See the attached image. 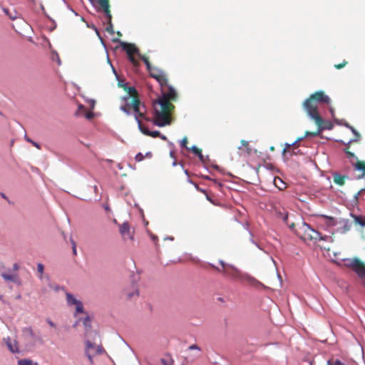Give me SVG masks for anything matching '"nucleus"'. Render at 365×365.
Segmentation results:
<instances>
[{
    "mask_svg": "<svg viewBox=\"0 0 365 365\" xmlns=\"http://www.w3.org/2000/svg\"><path fill=\"white\" fill-rule=\"evenodd\" d=\"M123 88L125 90H126L128 92V93H133L136 92V89L134 86H130L128 85V87L124 86Z\"/></svg>",
    "mask_w": 365,
    "mask_h": 365,
    "instance_id": "44",
    "label": "nucleus"
},
{
    "mask_svg": "<svg viewBox=\"0 0 365 365\" xmlns=\"http://www.w3.org/2000/svg\"><path fill=\"white\" fill-rule=\"evenodd\" d=\"M135 295L138 296L139 295V292H138V289H135V292H129L127 294V297L128 299H131L133 297H134Z\"/></svg>",
    "mask_w": 365,
    "mask_h": 365,
    "instance_id": "49",
    "label": "nucleus"
},
{
    "mask_svg": "<svg viewBox=\"0 0 365 365\" xmlns=\"http://www.w3.org/2000/svg\"><path fill=\"white\" fill-rule=\"evenodd\" d=\"M76 306V310L74 313V316L76 317L78 314H83L85 313L84 307L83 302L79 300L78 302L75 305Z\"/></svg>",
    "mask_w": 365,
    "mask_h": 365,
    "instance_id": "23",
    "label": "nucleus"
},
{
    "mask_svg": "<svg viewBox=\"0 0 365 365\" xmlns=\"http://www.w3.org/2000/svg\"><path fill=\"white\" fill-rule=\"evenodd\" d=\"M187 139L186 137H184L181 140H180V145L182 148H185L187 150Z\"/></svg>",
    "mask_w": 365,
    "mask_h": 365,
    "instance_id": "40",
    "label": "nucleus"
},
{
    "mask_svg": "<svg viewBox=\"0 0 365 365\" xmlns=\"http://www.w3.org/2000/svg\"><path fill=\"white\" fill-rule=\"evenodd\" d=\"M144 158H145L144 155L140 152L138 153L135 156V160L137 162H141L144 160Z\"/></svg>",
    "mask_w": 365,
    "mask_h": 365,
    "instance_id": "41",
    "label": "nucleus"
},
{
    "mask_svg": "<svg viewBox=\"0 0 365 365\" xmlns=\"http://www.w3.org/2000/svg\"><path fill=\"white\" fill-rule=\"evenodd\" d=\"M130 103H126V104L125 106H121L120 109V110H122L123 113H125L126 115H130L132 113L130 110Z\"/></svg>",
    "mask_w": 365,
    "mask_h": 365,
    "instance_id": "30",
    "label": "nucleus"
},
{
    "mask_svg": "<svg viewBox=\"0 0 365 365\" xmlns=\"http://www.w3.org/2000/svg\"><path fill=\"white\" fill-rule=\"evenodd\" d=\"M334 123L339 126H343V123L345 121L344 119H338L336 118H334Z\"/></svg>",
    "mask_w": 365,
    "mask_h": 365,
    "instance_id": "46",
    "label": "nucleus"
},
{
    "mask_svg": "<svg viewBox=\"0 0 365 365\" xmlns=\"http://www.w3.org/2000/svg\"><path fill=\"white\" fill-rule=\"evenodd\" d=\"M196 156H197V158H199V160H200L202 163L205 164V156L202 155V150H201L199 151V153H197V154L196 155Z\"/></svg>",
    "mask_w": 365,
    "mask_h": 365,
    "instance_id": "48",
    "label": "nucleus"
},
{
    "mask_svg": "<svg viewBox=\"0 0 365 365\" xmlns=\"http://www.w3.org/2000/svg\"><path fill=\"white\" fill-rule=\"evenodd\" d=\"M354 219L355 222L359 224L361 227H365V217L362 215H354Z\"/></svg>",
    "mask_w": 365,
    "mask_h": 365,
    "instance_id": "24",
    "label": "nucleus"
},
{
    "mask_svg": "<svg viewBox=\"0 0 365 365\" xmlns=\"http://www.w3.org/2000/svg\"><path fill=\"white\" fill-rule=\"evenodd\" d=\"M18 365H33V361L29 359H22L18 361Z\"/></svg>",
    "mask_w": 365,
    "mask_h": 365,
    "instance_id": "31",
    "label": "nucleus"
},
{
    "mask_svg": "<svg viewBox=\"0 0 365 365\" xmlns=\"http://www.w3.org/2000/svg\"><path fill=\"white\" fill-rule=\"evenodd\" d=\"M80 320H81V319H80L79 321ZM82 322H83V324L84 327L86 335L88 336V337L92 338V339L94 340L95 339L94 336H98V334L96 331H91L92 323H91V319L90 316L87 315L86 317L83 318Z\"/></svg>",
    "mask_w": 365,
    "mask_h": 365,
    "instance_id": "9",
    "label": "nucleus"
},
{
    "mask_svg": "<svg viewBox=\"0 0 365 365\" xmlns=\"http://www.w3.org/2000/svg\"><path fill=\"white\" fill-rule=\"evenodd\" d=\"M344 153L346 154L347 158L349 160V162L356 163L359 162L358 160L357 156L352 152L347 150L346 149H344Z\"/></svg>",
    "mask_w": 365,
    "mask_h": 365,
    "instance_id": "22",
    "label": "nucleus"
},
{
    "mask_svg": "<svg viewBox=\"0 0 365 365\" xmlns=\"http://www.w3.org/2000/svg\"><path fill=\"white\" fill-rule=\"evenodd\" d=\"M203 178L205 179V180H212L213 182H215V183L217 184L219 186H222V183L220 182H217V180H215V179H212L210 176L208 175H205L203 176Z\"/></svg>",
    "mask_w": 365,
    "mask_h": 365,
    "instance_id": "52",
    "label": "nucleus"
},
{
    "mask_svg": "<svg viewBox=\"0 0 365 365\" xmlns=\"http://www.w3.org/2000/svg\"><path fill=\"white\" fill-rule=\"evenodd\" d=\"M190 350H200L199 346L197 344H192L188 348Z\"/></svg>",
    "mask_w": 365,
    "mask_h": 365,
    "instance_id": "63",
    "label": "nucleus"
},
{
    "mask_svg": "<svg viewBox=\"0 0 365 365\" xmlns=\"http://www.w3.org/2000/svg\"><path fill=\"white\" fill-rule=\"evenodd\" d=\"M346 63H347V62L346 61H344L341 63L335 64L334 67L336 69H341V68H344L346 65Z\"/></svg>",
    "mask_w": 365,
    "mask_h": 365,
    "instance_id": "54",
    "label": "nucleus"
},
{
    "mask_svg": "<svg viewBox=\"0 0 365 365\" xmlns=\"http://www.w3.org/2000/svg\"><path fill=\"white\" fill-rule=\"evenodd\" d=\"M46 322L48 324V325L51 327H56V324L52 321L51 320L50 318H47L46 319Z\"/></svg>",
    "mask_w": 365,
    "mask_h": 365,
    "instance_id": "59",
    "label": "nucleus"
},
{
    "mask_svg": "<svg viewBox=\"0 0 365 365\" xmlns=\"http://www.w3.org/2000/svg\"><path fill=\"white\" fill-rule=\"evenodd\" d=\"M67 304L69 306L76 305L79 299H77L74 295L70 292L66 293Z\"/></svg>",
    "mask_w": 365,
    "mask_h": 365,
    "instance_id": "19",
    "label": "nucleus"
},
{
    "mask_svg": "<svg viewBox=\"0 0 365 365\" xmlns=\"http://www.w3.org/2000/svg\"><path fill=\"white\" fill-rule=\"evenodd\" d=\"M4 341L8 348V349L13 354L19 353V350L17 346V342L14 341V344H12L11 339L9 336L6 338H4Z\"/></svg>",
    "mask_w": 365,
    "mask_h": 365,
    "instance_id": "12",
    "label": "nucleus"
},
{
    "mask_svg": "<svg viewBox=\"0 0 365 365\" xmlns=\"http://www.w3.org/2000/svg\"><path fill=\"white\" fill-rule=\"evenodd\" d=\"M150 77L155 79L160 84V86H163L164 84H167L168 78L165 72L160 68L155 67L153 71L150 73Z\"/></svg>",
    "mask_w": 365,
    "mask_h": 365,
    "instance_id": "8",
    "label": "nucleus"
},
{
    "mask_svg": "<svg viewBox=\"0 0 365 365\" xmlns=\"http://www.w3.org/2000/svg\"><path fill=\"white\" fill-rule=\"evenodd\" d=\"M86 26L88 28L95 29L96 34L97 35L98 38H99V40H100L102 46H103L104 49L107 52V45H106L104 39L103 38V37H102L99 30L98 29V28L93 24H89V23H86Z\"/></svg>",
    "mask_w": 365,
    "mask_h": 365,
    "instance_id": "16",
    "label": "nucleus"
},
{
    "mask_svg": "<svg viewBox=\"0 0 365 365\" xmlns=\"http://www.w3.org/2000/svg\"><path fill=\"white\" fill-rule=\"evenodd\" d=\"M314 233L315 234V236H310L311 240H318V238H320V237L322 236V234L320 232L317 231V230Z\"/></svg>",
    "mask_w": 365,
    "mask_h": 365,
    "instance_id": "43",
    "label": "nucleus"
},
{
    "mask_svg": "<svg viewBox=\"0 0 365 365\" xmlns=\"http://www.w3.org/2000/svg\"><path fill=\"white\" fill-rule=\"evenodd\" d=\"M187 150L191 151L195 155L200 150L195 145H192L190 148L187 147Z\"/></svg>",
    "mask_w": 365,
    "mask_h": 365,
    "instance_id": "38",
    "label": "nucleus"
},
{
    "mask_svg": "<svg viewBox=\"0 0 365 365\" xmlns=\"http://www.w3.org/2000/svg\"><path fill=\"white\" fill-rule=\"evenodd\" d=\"M248 232L250 234V235L251 236L250 239V241L251 243H252L253 245L256 244V241L253 239V234L251 230H248Z\"/></svg>",
    "mask_w": 365,
    "mask_h": 365,
    "instance_id": "62",
    "label": "nucleus"
},
{
    "mask_svg": "<svg viewBox=\"0 0 365 365\" xmlns=\"http://www.w3.org/2000/svg\"><path fill=\"white\" fill-rule=\"evenodd\" d=\"M153 120L152 123L154 125L163 128L171 124V120L168 118V111L160 110L156 107L153 108Z\"/></svg>",
    "mask_w": 365,
    "mask_h": 365,
    "instance_id": "5",
    "label": "nucleus"
},
{
    "mask_svg": "<svg viewBox=\"0 0 365 365\" xmlns=\"http://www.w3.org/2000/svg\"><path fill=\"white\" fill-rule=\"evenodd\" d=\"M62 1L66 5L68 9H69L71 12H73L75 16H78V14L65 0H62Z\"/></svg>",
    "mask_w": 365,
    "mask_h": 365,
    "instance_id": "50",
    "label": "nucleus"
},
{
    "mask_svg": "<svg viewBox=\"0 0 365 365\" xmlns=\"http://www.w3.org/2000/svg\"><path fill=\"white\" fill-rule=\"evenodd\" d=\"M85 354L87 356V358L88 359L90 363L92 364L93 363V356H91V354L89 353V351L88 350H85Z\"/></svg>",
    "mask_w": 365,
    "mask_h": 365,
    "instance_id": "55",
    "label": "nucleus"
},
{
    "mask_svg": "<svg viewBox=\"0 0 365 365\" xmlns=\"http://www.w3.org/2000/svg\"><path fill=\"white\" fill-rule=\"evenodd\" d=\"M309 118L315 121L316 125H317V130L316 132H310L306 131V136H312V138H315L317 136L323 138V135H321L322 132L325 130L324 127V118H323L319 113H311L307 114Z\"/></svg>",
    "mask_w": 365,
    "mask_h": 365,
    "instance_id": "6",
    "label": "nucleus"
},
{
    "mask_svg": "<svg viewBox=\"0 0 365 365\" xmlns=\"http://www.w3.org/2000/svg\"><path fill=\"white\" fill-rule=\"evenodd\" d=\"M303 225L305 226L308 230H309L310 231H312L313 233L315 232V229L313 228L309 224L304 222H303Z\"/></svg>",
    "mask_w": 365,
    "mask_h": 365,
    "instance_id": "57",
    "label": "nucleus"
},
{
    "mask_svg": "<svg viewBox=\"0 0 365 365\" xmlns=\"http://www.w3.org/2000/svg\"><path fill=\"white\" fill-rule=\"evenodd\" d=\"M324 127L325 128V130H331L334 128V123L329 120L324 119Z\"/></svg>",
    "mask_w": 365,
    "mask_h": 365,
    "instance_id": "32",
    "label": "nucleus"
},
{
    "mask_svg": "<svg viewBox=\"0 0 365 365\" xmlns=\"http://www.w3.org/2000/svg\"><path fill=\"white\" fill-rule=\"evenodd\" d=\"M51 59L53 61H56L58 66H60L61 64V61L60 57L58 56V53L56 51H51Z\"/></svg>",
    "mask_w": 365,
    "mask_h": 365,
    "instance_id": "29",
    "label": "nucleus"
},
{
    "mask_svg": "<svg viewBox=\"0 0 365 365\" xmlns=\"http://www.w3.org/2000/svg\"><path fill=\"white\" fill-rule=\"evenodd\" d=\"M70 240H71V245H72V252L74 255H77V250H76V242H74V240H73L72 237L70 238Z\"/></svg>",
    "mask_w": 365,
    "mask_h": 365,
    "instance_id": "42",
    "label": "nucleus"
},
{
    "mask_svg": "<svg viewBox=\"0 0 365 365\" xmlns=\"http://www.w3.org/2000/svg\"><path fill=\"white\" fill-rule=\"evenodd\" d=\"M113 42H118L120 45L121 49L127 54L128 60L133 65L136 66L137 62L135 58L133 56V53L139 56V58L144 62L147 71L150 73L155 67L152 66L147 58L140 53L138 48L131 43H128L121 41L119 38H114Z\"/></svg>",
    "mask_w": 365,
    "mask_h": 365,
    "instance_id": "2",
    "label": "nucleus"
},
{
    "mask_svg": "<svg viewBox=\"0 0 365 365\" xmlns=\"http://www.w3.org/2000/svg\"><path fill=\"white\" fill-rule=\"evenodd\" d=\"M97 12H102L103 16L106 19V21H103V24L106 22L112 21V15L110 11V4L108 3V0H106L100 4L98 6H94Z\"/></svg>",
    "mask_w": 365,
    "mask_h": 365,
    "instance_id": "7",
    "label": "nucleus"
},
{
    "mask_svg": "<svg viewBox=\"0 0 365 365\" xmlns=\"http://www.w3.org/2000/svg\"><path fill=\"white\" fill-rule=\"evenodd\" d=\"M355 272L359 277L365 279V269L356 268Z\"/></svg>",
    "mask_w": 365,
    "mask_h": 365,
    "instance_id": "35",
    "label": "nucleus"
},
{
    "mask_svg": "<svg viewBox=\"0 0 365 365\" xmlns=\"http://www.w3.org/2000/svg\"><path fill=\"white\" fill-rule=\"evenodd\" d=\"M219 263L222 266V268H220L221 272H223L225 275L229 276L233 279L247 281L249 284L257 288H267V287L261 282L250 275L249 274L242 272L233 264H227L222 259H220Z\"/></svg>",
    "mask_w": 365,
    "mask_h": 365,
    "instance_id": "1",
    "label": "nucleus"
},
{
    "mask_svg": "<svg viewBox=\"0 0 365 365\" xmlns=\"http://www.w3.org/2000/svg\"><path fill=\"white\" fill-rule=\"evenodd\" d=\"M158 104L161 108L160 110L168 111L169 107H173V105L169 103L168 101L165 98V96H163L162 99L157 100L153 103V108L155 107V105Z\"/></svg>",
    "mask_w": 365,
    "mask_h": 365,
    "instance_id": "13",
    "label": "nucleus"
},
{
    "mask_svg": "<svg viewBox=\"0 0 365 365\" xmlns=\"http://www.w3.org/2000/svg\"><path fill=\"white\" fill-rule=\"evenodd\" d=\"M113 42H118L120 45L121 49L127 54L128 60L133 65L136 66L137 62L135 58L133 56V53L139 56V58L144 62L147 71L150 73L155 67L152 66L147 58L140 53L138 48L131 43H128L121 41L119 38H114Z\"/></svg>",
    "mask_w": 365,
    "mask_h": 365,
    "instance_id": "3",
    "label": "nucleus"
},
{
    "mask_svg": "<svg viewBox=\"0 0 365 365\" xmlns=\"http://www.w3.org/2000/svg\"><path fill=\"white\" fill-rule=\"evenodd\" d=\"M344 262H345V265L348 267H353L354 272L357 274V273L355 272L356 268H361V269H365V267H360L359 265H361V262L359 260V258L354 257L353 259L351 258H345L343 259Z\"/></svg>",
    "mask_w": 365,
    "mask_h": 365,
    "instance_id": "10",
    "label": "nucleus"
},
{
    "mask_svg": "<svg viewBox=\"0 0 365 365\" xmlns=\"http://www.w3.org/2000/svg\"><path fill=\"white\" fill-rule=\"evenodd\" d=\"M334 182L335 184L339 185L340 186H343L344 185V180L349 179L347 175H341L339 173L334 172L332 173Z\"/></svg>",
    "mask_w": 365,
    "mask_h": 365,
    "instance_id": "14",
    "label": "nucleus"
},
{
    "mask_svg": "<svg viewBox=\"0 0 365 365\" xmlns=\"http://www.w3.org/2000/svg\"><path fill=\"white\" fill-rule=\"evenodd\" d=\"M160 135V132L159 130H152L150 131V135L149 136H151L152 138H159V135Z\"/></svg>",
    "mask_w": 365,
    "mask_h": 365,
    "instance_id": "47",
    "label": "nucleus"
},
{
    "mask_svg": "<svg viewBox=\"0 0 365 365\" xmlns=\"http://www.w3.org/2000/svg\"><path fill=\"white\" fill-rule=\"evenodd\" d=\"M129 103L130 106L132 107L133 110L140 108L141 101L137 98H133L132 101Z\"/></svg>",
    "mask_w": 365,
    "mask_h": 365,
    "instance_id": "25",
    "label": "nucleus"
},
{
    "mask_svg": "<svg viewBox=\"0 0 365 365\" xmlns=\"http://www.w3.org/2000/svg\"><path fill=\"white\" fill-rule=\"evenodd\" d=\"M94 117V113L91 111L85 114V118L88 120H91Z\"/></svg>",
    "mask_w": 365,
    "mask_h": 365,
    "instance_id": "53",
    "label": "nucleus"
},
{
    "mask_svg": "<svg viewBox=\"0 0 365 365\" xmlns=\"http://www.w3.org/2000/svg\"><path fill=\"white\" fill-rule=\"evenodd\" d=\"M321 217L326 220L327 223L329 225H336V220L334 217L327 215H321Z\"/></svg>",
    "mask_w": 365,
    "mask_h": 365,
    "instance_id": "27",
    "label": "nucleus"
},
{
    "mask_svg": "<svg viewBox=\"0 0 365 365\" xmlns=\"http://www.w3.org/2000/svg\"><path fill=\"white\" fill-rule=\"evenodd\" d=\"M139 130L145 135H150V130L146 125H143L141 123L138 124Z\"/></svg>",
    "mask_w": 365,
    "mask_h": 365,
    "instance_id": "26",
    "label": "nucleus"
},
{
    "mask_svg": "<svg viewBox=\"0 0 365 365\" xmlns=\"http://www.w3.org/2000/svg\"><path fill=\"white\" fill-rule=\"evenodd\" d=\"M331 237L328 235H322L320 238H318V241H327Z\"/></svg>",
    "mask_w": 365,
    "mask_h": 365,
    "instance_id": "60",
    "label": "nucleus"
},
{
    "mask_svg": "<svg viewBox=\"0 0 365 365\" xmlns=\"http://www.w3.org/2000/svg\"><path fill=\"white\" fill-rule=\"evenodd\" d=\"M343 126L349 129L350 130H351V129L354 128V127L351 125L349 123H347L346 120L344 122Z\"/></svg>",
    "mask_w": 365,
    "mask_h": 365,
    "instance_id": "61",
    "label": "nucleus"
},
{
    "mask_svg": "<svg viewBox=\"0 0 365 365\" xmlns=\"http://www.w3.org/2000/svg\"><path fill=\"white\" fill-rule=\"evenodd\" d=\"M119 232L121 235H124L130 232V225L128 222H124L119 227Z\"/></svg>",
    "mask_w": 365,
    "mask_h": 365,
    "instance_id": "21",
    "label": "nucleus"
},
{
    "mask_svg": "<svg viewBox=\"0 0 365 365\" xmlns=\"http://www.w3.org/2000/svg\"><path fill=\"white\" fill-rule=\"evenodd\" d=\"M1 277L6 281H13L14 280V276L10 274L2 273Z\"/></svg>",
    "mask_w": 365,
    "mask_h": 365,
    "instance_id": "39",
    "label": "nucleus"
},
{
    "mask_svg": "<svg viewBox=\"0 0 365 365\" xmlns=\"http://www.w3.org/2000/svg\"><path fill=\"white\" fill-rule=\"evenodd\" d=\"M115 79L118 81V86L119 87H120V88H123L124 86L128 87V83L120 75H118L117 76H115Z\"/></svg>",
    "mask_w": 365,
    "mask_h": 365,
    "instance_id": "28",
    "label": "nucleus"
},
{
    "mask_svg": "<svg viewBox=\"0 0 365 365\" xmlns=\"http://www.w3.org/2000/svg\"><path fill=\"white\" fill-rule=\"evenodd\" d=\"M195 187L196 188L197 190L202 192V193H205L206 194V190L205 189H203V188H201L197 184L195 185Z\"/></svg>",
    "mask_w": 365,
    "mask_h": 365,
    "instance_id": "64",
    "label": "nucleus"
},
{
    "mask_svg": "<svg viewBox=\"0 0 365 365\" xmlns=\"http://www.w3.org/2000/svg\"><path fill=\"white\" fill-rule=\"evenodd\" d=\"M24 333L25 334H28L30 337L34 339L36 341H38L41 344H43V340L41 336H37L33 331L31 327H26L24 329Z\"/></svg>",
    "mask_w": 365,
    "mask_h": 365,
    "instance_id": "15",
    "label": "nucleus"
},
{
    "mask_svg": "<svg viewBox=\"0 0 365 365\" xmlns=\"http://www.w3.org/2000/svg\"><path fill=\"white\" fill-rule=\"evenodd\" d=\"M302 153L301 152L300 150L297 149V148H294L292 149V150L291 151L290 155H297L302 154Z\"/></svg>",
    "mask_w": 365,
    "mask_h": 365,
    "instance_id": "51",
    "label": "nucleus"
},
{
    "mask_svg": "<svg viewBox=\"0 0 365 365\" xmlns=\"http://www.w3.org/2000/svg\"><path fill=\"white\" fill-rule=\"evenodd\" d=\"M43 271H44V265L42 263H40V262L38 263L37 264V272L38 273H40L41 275H42L43 273ZM39 279H42V276H40Z\"/></svg>",
    "mask_w": 365,
    "mask_h": 365,
    "instance_id": "37",
    "label": "nucleus"
},
{
    "mask_svg": "<svg viewBox=\"0 0 365 365\" xmlns=\"http://www.w3.org/2000/svg\"><path fill=\"white\" fill-rule=\"evenodd\" d=\"M365 191V188H363L361 190H360L357 193H356L354 197H353V200H351L352 202L354 203H356L358 202L359 201V197L360 196V195L364 192Z\"/></svg>",
    "mask_w": 365,
    "mask_h": 365,
    "instance_id": "36",
    "label": "nucleus"
},
{
    "mask_svg": "<svg viewBox=\"0 0 365 365\" xmlns=\"http://www.w3.org/2000/svg\"><path fill=\"white\" fill-rule=\"evenodd\" d=\"M94 343L91 342L89 339L86 341V350H88L91 348H94Z\"/></svg>",
    "mask_w": 365,
    "mask_h": 365,
    "instance_id": "45",
    "label": "nucleus"
},
{
    "mask_svg": "<svg viewBox=\"0 0 365 365\" xmlns=\"http://www.w3.org/2000/svg\"><path fill=\"white\" fill-rule=\"evenodd\" d=\"M292 147V145L291 143H284V148L282 150V155H285V153L287 152V149L289 148Z\"/></svg>",
    "mask_w": 365,
    "mask_h": 365,
    "instance_id": "56",
    "label": "nucleus"
},
{
    "mask_svg": "<svg viewBox=\"0 0 365 365\" xmlns=\"http://www.w3.org/2000/svg\"><path fill=\"white\" fill-rule=\"evenodd\" d=\"M24 138H25V140H26L27 142L31 143L34 147H36V148H38V149H41V145H40L38 143H37V142H36V141L33 140L32 139H31L30 138H29L26 135H25Z\"/></svg>",
    "mask_w": 365,
    "mask_h": 365,
    "instance_id": "34",
    "label": "nucleus"
},
{
    "mask_svg": "<svg viewBox=\"0 0 365 365\" xmlns=\"http://www.w3.org/2000/svg\"><path fill=\"white\" fill-rule=\"evenodd\" d=\"M133 115L138 124L139 123H141L140 118L148 120V118L145 116V114L140 110V108L133 110Z\"/></svg>",
    "mask_w": 365,
    "mask_h": 365,
    "instance_id": "18",
    "label": "nucleus"
},
{
    "mask_svg": "<svg viewBox=\"0 0 365 365\" xmlns=\"http://www.w3.org/2000/svg\"><path fill=\"white\" fill-rule=\"evenodd\" d=\"M165 85L168 87L167 97L170 100L175 101L177 99V93L175 88L171 85H168V83Z\"/></svg>",
    "mask_w": 365,
    "mask_h": 365,
    "instance_id": "17",
    "label": "nucleus"
},
{
    "mask_svg": "<svg viewBox=\"0 0 365 365\" xmlns=\"http://www.w3.org/2000/svg\"><path fill=\"white\" fill-rule=\"evenodd\" d=\"M331 99L328 95H326L324 91H319L310 95L303 103V108L307 114L319 113L317 110V103L329 104Z\"/></svg>",
    "mask_w": 365,
    "mask_h": 365,
    "instance_id": "4",
    "label": "nucleus"
},
{
    "mask_svg": "<svg viewBox=\"0 0 365 365\" xmlns=\"http://www.w3.org/2000/svg\"><path fill=\"white\" fill-rule=\"evenodd\" d=\"M351 132L354 134V135L355 136L354 138H351L350 139L348 142H347V144L348 145H350L353 143H356V142H359L361 138V134L359 133V132L355 129L354 128L351 129Z\"/></svg>",
    "mask_w": 365,
    "mask_h": 365,
    "instance_id": "20",
    "label": "nucleus"
},
{
    "mask_svg": "<svg viewBox=\"0 0 365 365\" xmlns=\"http://www.w3.org/2000/svg\"><path fill=\"white\" fill-rule=\"evenodd\" d=\"M351 164L355 170L362 172L361 174L355 177V179L358 180L363 179L365 176V164L362 162H351Z\"/></svg>",
    "mask_w": 365,
    "mask_h": 365,
    "instance_id": "11",
    "label": "nucleus"
},
{
    "mask_svg": "<svg viewBox=\"0 0 365 365\" xmlns=\"http://www.w3.org/2000/svg\"><path fill=\"white\" fill-rule=\"evenodd\" d=\"M107 26L106 27V31L109 33L110 35H113L115 34L114 29H113V25L112 21L110 22H106Z\"/></svg>",
    "mask_w": 365,
    "mask_h": 365,
    "instance_id": "33",
    "label": "nucleus"
},
{
    "mask_svg": "<svg viewBox=\"0 0 365 365\" xmlns=\"http://www.w3.org/2000/svg\"><path fill=\"white\" fill-rule=\"evenodd\" d=\"M105 352V350L103 348L102 346H97V349H96V353L98 354H101L102 353Z\"/></svg>",
    "mask_w": 365,
    "mask_h": 365,
    "instance_id": "58",
    "label": "nucleus"
}]
</instances>
